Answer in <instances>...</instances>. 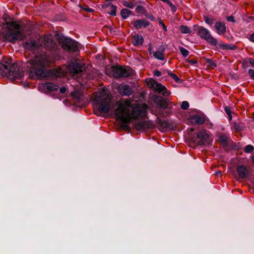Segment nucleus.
<instances>
[{"label":"nucleus","instance_id":"1","mask_svg":"<svg viewBox=\"0 0 254 254\" xmlns=\"http://www.w3.org/2000/svg\"><path fill=\"white\" fill-rule=\"evenodd\" d=\"M116 119L124 123H129L132 119L145 118L147 115V108L144 104H132L129 100L122 99L116 102Z\"/></svg>","mask_w":254,"mask_h":254},{"label":"nucleus","instance_id":"2","mask_svg":"<svg viewBox=\"0 0 254 254\" xmlns=\"http://www.w3.org/2000/svg\"><path fill=\"white\" fill-rule=\"evenodd\" d=\"M53 62V59L47 53L37 55L28 61L24 65L29 77L39 78L46 76L45 69Z\"/></svg>","mask_w":254,"mask_h":254},{"label":"nucleus","instance_id":"3","mask_svg":"<svg viewBox=\"0 0 254 254\" xmlns=\"http://www.w3.org/2000/svg\"><path fill=\"white\" fill-rule=\"evenodd\" d=\"M8 31L5 34L6 39L10 42H15L17 40H23L26 35L20 29V25L16 21L7 24Z\"/></svg>","mask_w":254,"mask_h":254},{"label":"nucleus","instance_id":"4","mask_svg":"<svg viewBox=\"0 0 254 254\" xmlns=\"http://www.w3.org/2000/svg\"><path fill=\"white\" fill-rule=\"evenodd\" d=\"M5 64H0V72L2 75L13 79L20 78L24 75V72L20 70L18 64H11L7 62Z\"/></svg>","mask_w":254,"mask_h":254},{"label":"nucleus","instance_id":"5","mask_svg":"<svg viewBox=\"0 0 254 254\" xmlns=\"http://www.w3.org/2000/svg\"><path fill=\"white\" fill-rule=\"evenodd\" d=\"M94 101L99 105V111L101 113H107L113 107L111 96L103 91L96 95Z\"/></svg>","mask_w":254,"mask_h":254},{"label":"nucleus","instance_id":"6","mask_svg":"<svg viewBox=\"0 0 254 254\" xmlns=\"http://www.w3.org/2000/svg\"><path fill=\"white\" fill-rule=\"evenodd\" d=\"M67 69L70 74L74 78L85 74L84 65L82 63L78 62L77 60L70 63L67 67Z\"/></svg>","mask_w":254,"mask_h":254},{"label":"nucleus","instance_id":"7","mask_svg":"<svg viewBox=\"0 0 254 254\" xmlns=\"http://www.w3.org/2000/svg\"><path fill=\"white\" fill-rule=\"evenodd\" d=\"M197 34L201 38H203L211 45L216 46L217 44V40L213 37L209 30L204 27H199Z\"/></svg>","mask_w":254,"mask_h":254},{"label":"nucleus","instance_id":"8","mask_svg":"<svg viewBox=\"0 0 254 254\" xmlns=\"http://www.w3.org/2000/svg\"><path fill=\"white\" fill-rule=\"evenodd\" d=\"M148 85L154 91L162 94L164 96H168L171 94L170 91H167L165 86L157 82L154 80H150L148 83Z\"/></svg>","mask_w":254,"mask_h":254},{"label":"nucleus","instance_id":"9","mask_svg":"<svg viewBox=\"0 0 254 254\" xmlns=\"http://www.w3.org/2000/svg\"><path fill=\"white\" fill-rule=\"evenodd\" d=\"M132 74L133 70L129 67H118L114 71V76L116 78L127 77Z\"/></svg>","mask_w":254,"mask_h":254},{"label":"nucleus","instance_id":"10","mask_svg":"<svg viewBox=\"0 0 254 254\" xmlns=\"http://www.w3.org/2000/svg\"><path fill=\"white\" fill-rule=\"evenodd\" d=\"M78 43L70 38H65L62 43L64 49L75 52L78 50Z\"/></svg>","mask_w":254,"mask_h":254},{"label":"nucleus","instance_id":"11","mask_svg":"<svg viewBox=\"0 0 254 254\" xmlns=\"http://www.w3.org/2000/svg\"><path fill=\"white\" fill-rule=\"evenodd\" d=\"M41 46H43V45L39 44L36 41L32 39L23 44V47L25 49L33 51H35L37 49H39Z\"/></svg>","mask_w":254,"mask_h":254},{"label":"nucleus","instance_id":"12","mask_svg":"<svg viewBox=\"0 0 254 254\" xmlns=\"http://www.w3.org/2000/svg\"><path fill=\"white\" fill-rule=\"evenodd\" d=\"M197 137L199 139L198 141V144H204L207 142L209 136L206 130H203L199 131L197 134Z\"/></svg>","mask_w":254,"mask_h":254},{"label":"nucleus","instance_id":"13","mask_svg":"<svg viewBox=\"0 0 254 254\" xmlns=\"http://www.w3.org/2000/svg\"><path fill=\"white\" fill-rule=\"evenodd\" d=\"M42 42L46 49L51 50L54 49L55 43L52 40L50 35L45 36L43 39Z\"/></svg>","mask_w":254,"mask_h":254},{"label":"nucleus","instance_id":"14","mask_svg":"<svg viewBox=\"0 0 254 254\" xmlns=\"http://www.w3.org/2000/svg\"><path fill=\"white\" fill-rule=\"evenodd\" d=\"M118 92L123 96H129L132 93L131 88L127 85H121L118 88Z\"/></svg>","mask_w":254,"mask_h":254},{"label":"nucleus","instance_id":"15","mask_svg":"<svg viewBox=\"0 0 254 254\" xmlns=\"http://www.w3.org/2000/svg\"><path fill=\"white\" fill-rule=\"evenodd\" d=\"M152 124L148 121H140L135 124V127L138 130H145L151 127Z\"/></svg>","mask_w":254,"mask_h":254},{"label":"nucleus","instance_id":"16","mask_svg":"<svg viewBox=\"0 0 254 254\" xmlns=\"http://www.w3.org/2000/svg\"><path fill=\"white\" fill-rule=\"evenodd\" d=\"M237 171L239 174V177L242 179L246 178L249 173V168L243 165L238 166Z\"/></svg>","mask_w":254,"mask_h":254},{"label":"nucleus","instance_id":"17","mask_svg":"<svg viewBox=\"0 0 254 254\" xmlns=\"http://www.w3.org/2000/svg\"><path fill=\"white\" fill-rule=\"evenodd\" d=\"M154 100L158 107L160 108L166 109L168 106L167 102L162 97H157Z\"/></svg>","mask_w":254,"mask_h":254},{"label":"nucleus","instance_id":"18","mask_svg":"<svg viewBox=\"0 0 254 254\" xmlns=\"http://www.w3.org/2000/svg\"><path fill=\"white\" fill-rule=\"evenodd\" d=\"M149 25V22L144 19L137 20L134 22V27L136 29H141L142 28H145Z\"/></svg>","mask_w":254,"mask_h":254},{"label":"nucleus","instance_id":"19","mask_svg":"<svg viewBox=\"0 0 254 254\" xmlns=\"http://www.w3.org/2000/svg\"><path fill=\"white\" fill-rule=\"evenodd\" d=\"M217 33L219 34H224L226 32V28L224 23L222 22H217L214 26Z\"/></svg>","mask_w":254,"mask_h":254},{"label":"nucleus","instance_id":"20","mask_svg":"<svg viewBox=\"0 0 254 254\" xmlns=\"http://www.w3.org/2000/svg\"><path fill=\"white\" fill-rule=\"evenodd\" d=\"M190 122L192 123L201 125L204 123L205 119L203 117L200 115H194L190 117Z\"/></svg>","mask_w":254,"mask_h":254},{"label":"nucleus","instance_id":"21","mask_svg":"<svg viewBox=\"0 0 254 254\" xmlns=\"http://www.w3.org/2000/svg\"><path fill=\"white\" fill-rule=\"evenodd\" d=\"M132 44L133 45L136 46H139L143 44V37L141 35H136L133 37Z\"/></svg>","mask_w":254,"mask_h":254},{"label":"nucleus","instance_id":"22","mask_svg":"<svg viewBox=\"0 0 254 254\" xmlns=\"http://www.w3.org/2000/svg\"><path fill=\"white\" fill-rule=\"evenodd\" d=\"M44 87L49 91H55L59 89L58 85L51 82L45 83Z\"/></svg>","mask_w":254,"mask_h":254},{"label":"nucleus","instance_id":"23","mask_svg":"<svg viewBox=\"0 0 254 254\" xmlns=\"http://www.w3.org/2000/svg\"><path fill=\"white\" fill-rule=\"evenodd\" d=\"M244 126L241 123L235 122L233 124V128L236 131H241L244 129Z\"/></svg>","mask_w":254,"mask_h":254},{"label":"nucleus","instance_id":"24","mask_svg":"<svg viewBox=\"0 0 254 254\" xmlns=\"http://www.w3.org/2000/svg\"><path fill=\"white\" fill-rule=\"evenodd\" d=\"M154 57L160 60H163L164 59V55L162 51H156L153 53Z\"/></svg>","mask_w":254,"mask_h":254},{"label":"nucleus","instance_id":"25","mask_svg":"<svg viewBox=\"0 0 254 254\" xmlns=\"http://www.w3.org/2000/svg\"><path fill=\"white\" fill-rule=\"evenodd\" d=\"M131 11L128 9H123L121 11V14L124 19H126L130 14Z\"/></svg>","mask_w":254,"mask_h":254},{"label":"nucleus","instance_id":"26","mask_svg":"<svg viewBox=\"0 0 254 254\" xmlns=\"http://www.w3.org/2000/svg\"><path fill=\"white\" fill-rule=\"evenodd\" d=\"M179 29L183 34H189L190 33V29L186 25H181Z\"/></svg>","mask_w":254,"mask_h":254},{"label":"nucleus","instance_id":"27","mask_svg":"<svg viewBox=\"0 0 254 254\" xmlns=\"http://www.w3.org/2000/svg\"><path fill=\"white\" fill-rule=\"evenodd\" d=\"M228 138V136L225 134H220L219 136V141L223 144H226L227 143Z\"/></svg>","mask_w":254,"mask_h":254},{"label":"nucleus","instance_id":"28","mask_svg":"<svg viewBox=\"0 0 254 254\" xmlns=\"http://www.w3.org/2000/svg\"><path fill=\"white\" fill-rule=\"evenodd\" d=\"M206 63L208 64V66L209 68H214L216 67V64L215 63L210 59H207Z\"/></svg>","mask_w":254,"mask_h":254},{"label":"nucleus","instance_id":"29","mask_svg":"<svg viewBox=\"0 0 254 254\" xmlns=\"http://www.w3.org/2000/svg\"><path fill=\"white\" fill-rule=\"evenodd\" d=\"M71 95L73 98H76L77 99H79L81 96V93L77 90L72 92L71 93Z\"/></svg>","mask_w":254,"mask_h":254},{"label":"nucleus","instance_id":"30","mask_svg":"<svg viewBox=\"0 0 254 254\" xmlns=\"http://www.w3.org/2000/svg\"><path fill=\"white\" fill-rule=\"evenodd\" d=\"M179 48L181 53L184 57H186L188 56L189 51L187 49L183 47H179Z\"/></svg>","mask_w":254,"mask_h":254},{"label":"nucleus","instance_id":"31","mask_svg":"<svg viewBox=\"0 0 254 254\" xmlns=\"http://www.w3.org/2000/svg\"><path fill=\"white\" fill-rule=\"evenodd\" d=\"M110 9L111 10V12L109 13L110 15L113 16H115L116 14V6L113 5H112L110 7Z\"/></svg>","mask_w":254,"mask_h":254},{"label":"nucleus","instance_id":"32","mask_svg":"<svg viewBox=\"0 0 254 254\" xmlns=\"http://www.w3.org/2000/svg\"><path fill=\"white\" fill-rule=\"evenodd\" d=\"M204 19L205 22L208 24L212 25L213 23L214 19H213L211 17H209L208 16H205V17H204Z\"/></svg>","mask_w":254,"mask_h":254},{"label":"nucleus","instance_id":"33","mask_svg":"<svg viewBox=\"0 0 254 254\" xmlns=\"http://www.w3.org/2000/svg\"><path fill=\"white\" fill-rule=\"evenodd\" d=\"M254 149V147L252 145H248L245 148V151L247 153H251Z\"/></svg>","mask_w":254,"mask_h":254},{"label":"nucleus","instance_id":"34","mask_svg":"<svg viewBox=\"0 0 254 254\" xmlns=\"http://www.w3.org/2000/svg\"><path fill=\"white\" fill-rule=\"evenodd\" d=\"M168 73L176 81L178 82L180 80V79L179 78V77L177 76V75L176 74L171 72L170 71H169L168 72Z\"/></svg>","mask_w":254,"mask_h":254},{"label":"nucleus","instance_id":"35","mask_svg":"<svg viewBox=\"0 0 254 254\" xmlns=\"http://www.w3.org/2000/svg\"><path fill=\"white\" fill-rule=\"evenodd\" d=\"M189 107V104L187 101H183L182 105L181 108L184 110L188 109Z\"/></svg>","mask_w":254,"mask_h":254},{"label":"nucleus","instance_id":"36","mask_svg":"<svg viewBox=\"0 0 254 254\" xmlns=\"http://www.w3.org/2000/svg\"><path fill=\"white\" fill-rule=\"evenodd\" d=\"M225 111L227 115L229 116L230 120L232 119V116L231 115V109L228 106H227L225 108Z\"/></svg>","mask_w":254,"mask_h":254},{"label":"nucleus","instance_id":"37","mask_svg":"<svg viewBox=\"0 0 254 254\" xmlns=\"http://www.w3.org/2000/svg\"><path fill=\"white\" fill-rule=\"evenodd\" d=\"M167 4H169L173 11L175 12L176 11L177 8L176 6L174 4H173L171 1H169Z\"/></svg>","mask_w":254,"mask_h":254},{"label":"nucleus","instance_id":"38","mask_svg":"<svg viewBox=\"0 0 254 254\" xmlns=\"http://www.w3.org/2000/svg\"><path fill=\"white\" fill-rule=\"evenodd\" d=\"M248 73L249 74L251 78L253 79H254V70L252 69H250L248 71Z\"/></svg>","mask_w":254,"mask_h":254},{"label":"nucleus","instance_id":"39","mask_svg":"<svg viewBox=\"0 0 254 254\" xmlns=\"http://www.w3.org/2000/svg\"><path fill=\"white\" fill-rule=\"evenodd\" d=\"M227 19L228 21L232 22H234V17L233 16H230L228 17L227 18Z\"/></svg>","mask_w":254,"mask_h":254},{"label":"nucleus","instance_id":"40","mask_svg":"<svg viewBox=\"0 0 254 254\" xmlns=\"http://www.w3.org/2000/svg\"><path fill=\"white\" fill-rule=\"evenodd\" d=\"M66 89L65 87H62L60 89L61 93H64L66 91Z\"/></svg>","mask_w":254,"mask_h":254},{"label":"nucleus","instance_id":"41","mask_svg":"<svg viewBox=\"0 0 254 254\" xmlns=\"http://www.w3.org/2000/svg\"><path fill=\"white\" fill-rule=\"evenodd\" d=\"M249 63L253 67H254V60L253 59H249Z\"/></svg>","mask_w":254,"mask_h":254},{"label":"nucleus","instance_id":"42","mask_svg":"<svg viewBox=\"0 0 254 254\" xmlns=\"http://www.w3.org/2000/svg\"><path fill=\"white\" fill-rule=\"evenodd\" d=\"M154 74L156 76H159L161 75V72L159 71H158V70H156L154 72Z\"/></svg>","mask_w":254,"mask_h":254},{"label":"nucleus","instance_id":"43","mask_svg":"<svg viewBox=\"0 0 254 254\" xmlns=\"http://www.w3.org/2000/svg\"><path fill=\"white\" fill-rule=\"evenodd\" d=\"M250 40L254 42V33H253L250 36Z\"/></svg>","mask_w":254,"mask_h":254},{"label":"nucleus","instance_id":"44","mask_svg":"<svg viewBox=\"0 0 254 254\" xmlns=\"http://www.w3.org/2000/svg\"><path fill=\"white\" fill-rule=\"evenodd\" d=\"M162 26L163 28V29L166 31L167 30V27H166V26L163 24V23H162Z\"/></svg>","mask_w":254,"mask_h":254},{"label":"nucleus","instance_id":"45","mask_svg":"<svg viewBox=\"0 0 254 254\" xmlns=\"http://www.w3.org/2000/svg\"><path fill=\"white\" fill-rule=\"evenodd\" d=\"M86 11H89V12H91L93 11V10L91 9V8H85L84 9Z\"/></svg>","mask_w":254,"mask_h":254},{"label":"nucleus","instance_id":"46","mask_svg":"<svg viewBox=\"0 0 254 254\" xmlns=\"http://www.w3.org/2000/svg\"><path fill=\"white\" fill-rule=\"evenodd\" d=\"M161 125H162V126H166V125H167V123L166 122H162L161 123Z\"/></svg>","mask_w":254,"mask_h":254},{"label":"nucleus","instance_id":"47","mask_svg":"<svg viewBox=\"0 0 254 254\" xmlns=\"http://www.w3.org/2000/svg\"><path fill=\"white\" fill-rule=\"evenodd\" d=\"M129 8H132L133 7V4L131 3H129L127 5Z\"/></svg>","mask_w":254,"mask_h":254},{"label":"nucleus","instance_id":"48","mask_svg":"<svg viewBox=\"0 0 254 254\" xmlns=\"http://www.w3.org/2000/svg\"><path fill=\"white\" fill-rule=\"evenodd\" d=\"M150 53H151V51L152 50V47L150 46L148 49Z\"/></svg>","mask_w":254,"mask_h":254},{"label":"nucleus","instance_id":"49","mask_svg":"<svg viewBox=\"0 0 254 254\" xmlns=\"http://www.w3.org/2000/svg\"><path fill=\"white\" fill-rule=\"evenodd\" d=\"M252 161L253 163L254 164V155L252 157Z\"/></svg>","mask_w":254,"mask_h":254},{"label":"nucleus","instance_id":"50","mask_svg":"<svg viewBox=\"0 0 254 254\" xmlns=\"http://www.w3.org/2000/svg\"><path fill=\"white\" fill-rule=\"evenodd\" d=\"M216 173L217 174H220V173H221V172H220V171H218V172H216Z\"/></svg>","mask_w":254,"mask_h":254},{"label":"nucleus","instance_id":"51","mask_svg":"<svg viewBox=\"0 0 254 254\" xmlns=\"http://www.w3.org/2000/svg\"><path fill=\"white\" fill-rule=\"evenodd\" d=\"M223 48H225V49L226 48V46L225 45H223Z\"/></svg>","mask_w":254,"mask_h":254},{"label":"nucleus","instance_id":"52","mask_svg":"<svg viewBox=\"0 0 254 254\" xmlns=\"http://www.w3.org/2000/svg\"><path fill=\"white\" fill-rule=\"evenodd\" d=\"M162 23H163L162 21H160V24L162 25Z\"/></svg>","mask_w":254,"mask_h":254}]
</instances>
